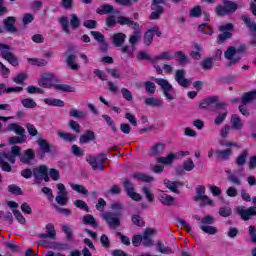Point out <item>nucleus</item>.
Listing matches in <instances>:
<instances>
[{"mask_svg": "<svg viewBox=\"0 0 256 256\" xmlns=\"http://www.w3.org/2000/svg\"><path fill=\"white\" fill-rule=\"evenodd\" d=\"M166 145L163 142H158L153 144L150 148V157L156 158V163H160L161 165H173V161L177 159V155L170 153L166 157H162L163 153H165Z\"/></svg>", "mask_w": 256, "mask_h": 256, "instance_id": "1", "label": "nucleus"}, {"mask_svg": "<svg viewBox=\"0 0 256 256\" xmlns=\"http://www.w3.org/2000/svg\"><path fill=\"white\" fill-rule=\"evenodd\" d=\"M245 51H247V46L245 44H240L238 48L229 46L224 52L225 59L229 61L227 63V67H231L232 65L239 63V61H241V55L242 53H245Z\"/></svg>", "mask_w": 256, "mask_h": 256, "instance_id": "2", "label": "nucleus"}, {"mask_svg": "<svg viewBox=\"0 0 256 256\" xmlns=\"http://www.w3.org/2000/svg\"><path fill=\"white\" fill-rule=\"evenodd\" d=\"M9 131H14V133H16V135H19V136H13V137L8 138V143L10 145H17L20 143H25V128H23L22 126H20L17 123H11L4 130L5 133H7Z\"/></svg>", "mask_w": 256, "mask_h": 256, "instance_id": "3", "label": "nucleus"}, {"mask_svg": "<svg viewBox=\"0 0 256 256\" xmlns=\"http://www.w3.org/2000/svg\"><path fill=\"white\" fill-rule=\"evenodd\" d=\"M0 55L2 59L8 61L12 67H19V58L11 52V46H9V44L0 43Z\"/></svg>", "mask_w": 256, "mask_h": 256, "instance_id": "4", "label": "nucleus"}, {"mask_svg": "<svg viewBox=\"0 0 256 256\" xmlns=\"http://www.w3.org/2000/svg\"><path fill=\"white\" fill-rule=\"evenodd\" d=\"M239 9L237 3L229 0H224L223 5L216 6L215 13L218 17H224V15H230L231 13H235Z\"/></svg>", "mask_w": 256, "mask_h": 256, "instance_id": "5", "label": "nucleus"}, {"mask_svg": "<svg viewBox=\"0 0 256 256\" xmlns=\"http://www.w3.org/2000/svg\"><path fill=\"white\" fill-rule=\"evenodd\" d=\"M87 163L91 165L93 171H105V161H107V154H98L96 156H89L86 159Z\"/></svg>", "mask_w": 256, "mask_h": 256, "instance_id": "6", "label": "nucleus"}, {"mask_svg": "<svg viewBox=\"0 0 256 256\" xmlns=\"http://www.w3.org/2000/svg\"><path fill=\"white\" fill-rule=\"evenodd\" d=\"M200 109H221L227 107V103L220 102L219 96H210L200 102Z\"/></svg>", "mask_w": 256, "mask_h": 256, "instance_id": "7", "label": "nucleus"}, {"mask_svg": "<svg viewBox=\"0 0 256 256\" xmlns=\"http://www.w3.org/2000/svg\"><path fill=\"white\" fill-rule=\"evenodd\" d=\"M165 1L167 0H152L151 9L152 12L150 14V19L152 21H157V19H161V15L165 13V8L162 5H165Z\"/></svg>", "mask_w": 256, "mask_h": 256, "instance_id": "8", "label": "nucleus"}, {"mask_svg": "<svg viewBox=\"0 0 256 256\" xmlns=\"http://www.w3.org/2000/svg\"><path fill=\"white\" fill-rule=\"evenodd\" d=\"M123 187L128 197H130V199H132L133 201H141L143 199V197L139 193L135 192V184H133V182H131L129 178L123 179Z\"/></svg>", "mask_w": 256, "mask_h": 256, "instance_id": "9", "label": "nucleus"}, {"mask_svg": "<svg viewBox=\"0 0 256 256\" xmlns=\"http://www.w3.org/2000/svg\"><path fill=\"white\" fill-rule=\"evenodd\" d=\"M155 83L161 87L164 96L167 97L169 101H173V99H175V96L171 94V91H173V85H171L167 79L156 78Z\"/></svg>", "mask_w": 256, "mask_h": 256, "instance_id": "10", "label": "nucleus"}, {"mask_svg": "<svg viewBox=\"0 0 256 256\" xmlns=\"http://www.w3.org/2000/svg\"><path fill=\"white\" fill-rule=\"evenodd\" d=\"M102 217L108 223L110 229L121 227V216L113 214V212H105L102 214Z\"/></svg>", "mask_w": 256, "mask_h": 256, "instance_id": "11", "label": "nucleus"}, {"mask_svg": "<svg viewBox=\"0 0 256 256\" xmlns=\"http://www.w3.org/2000/svg\"><path fill=\"white\" fill-rule=\"evenodd\" d=\"M58 195L56 196V203L58 205H67L69 203V193L67 192V188L62 183L57 184Z\"/></svg>", "mask_w": 256, "mask_h": 256, "instance_id": "12", "label": "nucleus"}, {"mask_svg": "<svg viewBox=\"0 0 256 256\" xmlns=\"http://www.w3.org/2000/svg\"><path fill=\"white\" fill-rule=\"evenodd\" d=\"M55 81V74L53 73H44L41 75V78L38 80V85L44 89H49L54 87L53 84Z\"/></svg>", "mask_w": 256, "mask_h": 256, "instance_id": "13", "label": "nucleus"}, {"mask_svg": "<svg viewBox=\"0 0 256 256\" xmlns=\"http://www.w3.org/2000/svg\"><path fill=\"white\" fill-rule=\"evenodd\" d=\"M15 157H21V147L19 146H13L11 148V154L0 152V161H3V159H7L9 163L14 164L15 163Z\"/></svg>", "mask_w": 256, "mask_h": 256, "instance_id": "14", "label": "nucleus"}, {"mask_svg": "<svg viewBox=\"0 0 256 256\" xmlns=\"http://www.w3.org/2000/svg\"><path fill=\"white\" fill-rule=\"evenodd\" d=\"M155 235V229L154 228H146L142 235V245L144 247H153V237Z\"/></svg>", "mask_w": 256, "mask_h": 256, "instance_id": "15", "label": "nucleus"}, {"mask_svg": "<svg viewBox=\"0 0 256 256\" xmlns=\"http://www.w3.org/2000/svg\"><path fill=\"white\" fill-rule=\"evenodd\" d=\"M49 171L46 165H40L37 168L33 169V177L35 183L40 185L41 181H43V176L46 175V173Z\"/></svg>", "mask_w": 256, "mask_h": 256, "instance_id": "16", "label": "nucleus"}, {"mask_svg": "<svg viewBox=\"0 0 256 256\" xmlns=\"http://www.w3.org/2000/svg\"><path fill=\"white\" fill-rule=\"evenodd\" d=\"M17 21V18L13 16H9L3 20V25L5 31L8 33H19V30L17 27H15V22Z\"/></svg>", "mask_w": 256, "mask_h": 256, "instance_id": "17", "label": "nucleus"}, {"mask_svg": "<svg viewBox=\"0 0 256 256\" xmlns=\"http://www.w3.org/2000/svg\"><path fill=\"white\" fill-rule=\"evenodd\" d=\"M185 75H187V72L183 69L176 70L175 72V81H177L178 85L181 87H188L191 84V81L186 79Z\"/></svg>", "mask_w": 256, "mask_h": 256, "instance_id": "18", "label": "nucleus"}, {"mask_svg": "<svg viewBox=\"0 0 256 256\" xmlns=\"http://www.w3.org/2000/svg\"><path fill=\"white\" fill-rule=\"evenodd\" d=\"M237 211L239 213V215L241 216V218L243 219V221H249V219H251V217H254L256 215V207L252 206L249 207L248 209H243V207H238Z\"/></svg>", "mask_w": 256, "mask_h": 256, "instance_id": "19", "label": "nucleus"}, {"mask_svg": "<svg viewBox=\"0 0 256 256\" xmlns=\"http://www.w3.org/2000/svg\"><path fill=\"white\" fill-rule=\"evenodd\" d=\"M231 155H233V150L231 148H228L225 150H221V149L215 150L216 161H229Z\"/></svg>", "mask_w": 256, "mask_h": 256, "instance_id": "20", "label": "nucleus"}, {"mask_svg": "<svg viewBox=\"0 0 256 256\" xmlns=\"http://www.w3.org/2000/svg\"><path fill=\"white\" fill-rule=\"evenodd\" d=\"M33 159H35V152L33 149L25 150L23 155L20 156V161L21 163H24V165H29Z\"/></svg>", "mask_w": 256, "mask_h": 256, "instance_id": "21", "label": "nucleus"}, {"mask_svg": "<svg viewBox=\"0 0 256 256\" xmlns=\"http://www.w3.org/2000/svg\"><path fill=\"white\" fill-rule=\"evenodd\" d=\"M117 23L119 25H128V27H131L132 29H139V23L131 20V18H127L125 16H119L117 18Z\"/></svg>", "mask_w": 256, "mask_h": 256, "instance_id": "22", "label": "nucleus"}, {"mask_svg": "<svg viewBox=\"0 0 256 256\" xmlns=\"http://www.w3.org/2000/svg\"><path fill=\"white\" fill-rule=\"evenodd\" d=\"M164 185L169 189V191H172V193H176L179 195V187H183V182H177V181H171V180H164Z\"/></svg>", "mask_w": 256, "mask_h": 256, "instance_id": "23", "label": "nucleus"}, {"mask_svg": "<svg viewBox=\"0 0 256 256\" xmlns=\"http://www.w3.org/2000/svg\"><path fill=\"white\" fill-rule=\"evenodd\" d=\"M242 21L250 29L252 37H256V23L251 21V18L247 15H242Z\"/></svg>", "mask_w": 256, "mask_h": 256, "instance_id": "24", "label": "nucleus"}, {"mask_svg": "<svg viewBox=\"0 0 256 256\" xmlns=\"http://www.w3.org/2000/svg\"><path fill=\"white\" fill-rule=\"evenodd\" d=\"M230 123L232 125V129H236V131H241V129H243V121L237 114H233L231 116Z\"/></svg>", "mask_w": 256, "mask_h": 256, "instance_id": "25", "label": "nucleus"}, {"mask_svg": "<svg viewBox=\"0 0 256 256\" xmlns=\"http://www.w3.org/2000/svg\"><path fill=\"white\" fill-rule=\"evenodd\" d=\"M171 59H174L173 54H171L169 51H164L161 54L155 56L151 63H157V61H171Z\"/></svg>", "mask_w": 256, "mask_h": 256, "instance_id": "26", "label": "nucleus"}, {"mask_svg": "<svg viewBox=\"0 0 256 256\" xmlns=\"http://www.w3.org/2000/svg\"><path fill=\"white\" fill-rule=\"evenodd\" d=\"M38 245H43V247H48V249H57L58 251L67 249V245L61 244L58 242H52L50 244H47L46 241H42V242H39Z\"/></svg>", "mask_w": 256, "mask_h": 256, "instance_id": "27", "label": "nucleus"}, {"mask_svg": "<svg viewBox=\"0 0 256 256\" xmlns=\"http://www.w3.org/2000/svg\"><path fill=\"white\" fill-rule=\"evenodd\" d=\"M89 141H95V132L88 130L85 134L80 136L79 142L81 145L89 143Z\"/></svg>", "mask_w": 256, "mask_h": 256, "instance_id": "28", "label": "nucleus"}, {"mask_svg": "<svg viewBox=\"0 0 256 256\" xmlns=\"http://www.w3.org/2000/svg\"><path fill=\"white\" fill-rule=\"evenodd\" d=\"M76 60H77L76 54H69L66 58V63L68 67L72 69V71H77L79 69V64L75 62Z\"/></svg>", "mask_w": 256, "mask_h": 256, "instance_id": "29", "label": "nucleus"}, {"mask_svg": "<svg viewBox=\"0 0 256 256\" xmlns=\"http://www.w3.org/2000/svg\"><path fill=\"white\" fill-rule=\"evenodd\" d=\"M125 39H127V35H125V33H116L113 36V44L115 47H123Z\"/></svg>", "mask_w": 256, "mask_h": 256, "instance_id": "30", "label": "nucleus"}, {"mask_svg": "<svg viewBox=\"0 0 256 256\" xmlns=\"http://www.w3.org/2000/svg\"><path fill=\"white\" fill-rule=\"evenodd\" d=\"M160 203H162V205H165L167 207L173 205V203H175V198L169 194H162L158 197Z\"/></svg>", "mask_w": 256, "mask_h": 256, "instance_id": "31", "label": "nucleus"}, {"mask_svg": "<svg viewBox=\"0 0 256 256\" xmlns=\"http://www.w3.org/2000/svg\"><path fill=\"white\" fill-rule=\"evenodd\" d=\"M206 188L203 185H199L196 187V195L194 196V201L199 202L202 199H207V195H205Z\"/></svg>", "mask_w": 256, "mask_h": 256, "instance_id": "32", "label": "nucleus"}, {"mask_svg": "<svg viewBox=\"0 0 256 256\" xmlns=\"http://www.w3.org/2000/svg\"><path fill=\"white\" fill-rule=\"evenodd\" d=\"M256 99V91L246 92L242 96V105H249L252 101Z\"/></svg>", "mask_w": 256, "mask_h": 256, "instance_id": "33", "label": "nucleus"}, {"mask_svg": "<svg viewBox=\"0 0 256 256\" xmlns=\"http://www.w3.org/2000/svg\"><path fill=\"white\" fill-rule=\"evenodd\" d=\"M59 23L62 26V30L66 35H71V27L69 26V18L62 16L59 18Z\"/></svg>", "mask_w": 256, "mask_h": 256, "instance_id": "34", "label": "nucleus"}, {"mask_svg": "<svg viewBox=\"0 0 256 256\" xmlns=\"http://www.w3.org/2000/svg\"><path fill=\"white\" fill-rule=\"evenodd\" d=\"M113 6L106 4V5H102L100 6L97 10L96 13H98L99 15H107L109 13H119V11L114 12L113 11Z\"/></svg>", "mask_w": 256, "mask_h": 256, "instance_id": "35", "label": "nucleus"}, {"mask_svg": "<svg viewBox=\"0 0 256 256\" xmlns=\"http://www.w3.org/2000/svg\"><path fill=\"white\" fill-rule=\"evenodd\" d=\"M44 103L46 105H50L52 107H65V102L61 99H55V98H45Z\"/></svg>", "mask_w": 256, "mask_h": 256, "instance_id": "36", "label": "nucleus"}, {"mask_svg": "<svg viewBox=\"0 0 256 256\" xmlns=\"http://www.w3.org/2000/svg\"><path fill=\"white\" fill-rule=\"evenodd\" d=\"M54 89L63 93H75V88L67 84H54Z\"/></svg>", "mask_w": 256, "mask_h": 256, "instance_id": "37", "label": "nucleus"}, {"mask_svg": "<svg viewBox=\"0 0 256 256\" xmlns=\"http://www.w3.org/2000/svg\"><path fill=\"white\" fill-rule=\"evenodd\" d=\"M157 251H159V253H162L164 255H171V254L175 253L173 251V249H171V247H169V246L165 247V244L161 241H158V243H157Z\"/></svg>", "mask_w": 256, "mask_h": 256, "instance_id": "38", "label": "nucleus"}, {"mask_svg": "<svg viewBox=\"0 0 256 256\" xmlns=\"http://www.w3.org/2000/svg\"><path fill=\"white\" fill-rule=\"evenodd\" d=\"M141 39V31L138 29H134L133 35L129 37V43L132 45V49H134L135 45L139 42Z\"/></svg>", "mask_w": 256, "mask_h": 256, "instance_id": "39", "label": "nucleus"}, {"mask_svg": "<svg viewBox=\"0 0 256 256\" xmlns=\"http://www.w3.org/2000/svg\"><path fill=\"white\" fill-rule=\"evenodd\" d=\"M82 222L84 223V225H91V227H94V229H97V227H99V224L97 223V221H95V217H93V215L91 214L85 215Z\"/></svg>", "mask_w": 256, "mask_h": 256, "instance_id": "40", "label": "nucleus"}, {"mask_svg": "<svg viewBox=\"0 0 256 256\" xmlns=\"http://www.w3.org/2000/svg\"><path fill=\"white\" fill-rule=\"evenodd\" d=\"M70 117H73L74 119H85L87 117L86 111H81L78 109H70L69 111Z\"/></svg>", "mask_w": 256, "mask_h": 256, "instance_id": "41", "label": "nucleus"}, {"mask_svg": "<svg viewBox=\"0 0 256 256\" xmlns=\"http://www.w3.org/2000/svg\"><path fill=\"white\" fill-rule=\"evenodd\" d=\"M133 179H138V181H143L144 183H151V181H153V177L147 175V174H143L140 172H135L132 175Z\"/></svg>", "mask_w": 256, "mask_h": 256, "instance_id": "42", "label": "nucleus"}, {"mask_svg": "<svg viewBox=\"0 0 256 256\" xmlns=\"http://www.w3.org/2000/svg\"><path fill=\"white\" fill-rule=\"evenodd\" d=\"M37 143L40 147V151H42V153H51V145L49 144V142H47V140L45 139H38Z\"/></svg>", "mask_w": 256, "mask_h": 256, "instance_id": "43", "label": "nucleus"}, {"mask_svg": "<svg viewBox=\"0 0 256 256\" xmlns=\"http://www.w3.org/2000/svg\"><path fill=\"white\" fill-rule=\"evenodd\" d=\"M70 27L75 31L81 27V19L77 14H71L70 15Z\"/></svg>", "mask_w": 256, "mask_h": 256, "instance_id": "44", "label": "nucleus"}, {"mask_svg": "<svg viewBox=\"0 0 256 256\" xmlns=\"http://www.w3.org/2000/svg\"><path fill=\"white\" fill-rule=\"evenodd\" d=\"M145 105L148 107H162L163 106V101L157 99V98H146L144 101Z\"/></svg>", "mask_w": 256, "mask_h": 256, "instance_id": "45", "label": "nucleus"}, {"mask_svg": "<svg viewBox=\"0 0 256 256\" xmlns=\"http://www.w3.org/2000/svg\"><path fill=\"white\" fill-rule=\"evenodd\" d=\"M194 49L195 51L190 53V57L196 61H199V59H201V51H203V47H201V44L194 43Z\"/></svg>", "mask_w": 256, "mask_h": 256, "instance_id": "46", "label": "nucleus"}, {"mask_svg": "<svg viewBox=\"0 0 256 256\" xmlns=\"http://www.w3.org/2000/svg\"><path fill=\"white\" fill-rule=\"evenodd\" d=\"M201 231L203 233H206L207 235H217L218 229L217 227L211 226V225H200Z\"/></svg>", "mask_w": 256, "mask_h": 256, "instance_id": "47", "label": "nucleus"}, {"mask_svg": "<svg viewBox=\"0 0 256 256\" xmlns=\"http://www.w3.org/2000/svg\"><path fill=\"white\" fill-rule=\"evenodd\" d=\"M233 37V33L229 31L222 32L218 35V45H223V43L227 42V39H231Z\"/></svg>", "mask_w": 256, "mask_h": 256, "instance_id": "48", "label": "nucleus"}, {"mask_svg": "<svg viewBox=\"0 0 256 256\" xmlns=\"http://www.w3.org/2000/svg\"><path fill=\"white\" fill-rule=\"evenodd\" d=\"M215 60L213 58H205L201 63V67L202 69H204V71H211V69H213L214 67V62Z\"/></svg>", "mask_w": 256, "mask_h": 256, "instance_id": "49", "label": "nucleus"}, {"mask_svg": "<svg viewBox=\"0 0 256 256\" xmlns=\"http://www.w3.org/2000/svg\"><path fill=\"white\" fill-rule=\"evenodd\" d=\"M249 152L247 150H243V152L236 158V165L239 167H243L245 163H247V156Z\"/></svg>", "mask_w": 256, "mask_h": 256, "instance_id": "50", "label": "nucleus"}, {"mask_svg": "<svg viewBox=\"0 0 256 256\" xmlns=\"http://www.w3.org/2000/svg\"><path fill=\"white\" fill-rule=\"evenodd\" d=\"M57 135H58V137H60V139H63V141H68L69 143H71V142L75 141V139H77V137L71 133H65V132L58 131Z\"/></svg>", "mask_w": 256, "mask_h": 256, "instance_id": "51", "label": "nucleus"}, {"mask_svg": "<svg viewBox=\"0 0 256 256\" xmlns=\"http://www.w3.org/2000/svg\"><path fill=\"white\" fill-rule=\"evenodd\" d=\"M21 103L25 109H35L37 107V102L31 98H24L21 100Z\"/></svg>", "mask_w": 256, "mask_h": 256, "instance_id": "52", "label": "nucleus"}, {"mask_svg": "<svg viewBox=\"0 0 256 256\" xmlns=\"http://www.w3.org/2000/svg\"><path fill=\"white\" fill-rule=\"evenodd\" d=\"M229 111L226 110V108L223 109L222 112H220L217 117L214 120V123L216 125H222L223 121H225V119H227V115H228Z\"/></svg>", "mask_w": 256, "mask_h": 256, "instance_id": "53", "label": "nucleus"}, {"mask_svg": "<svg viewBox=\"0 0 256 256\" xmlns=\"http://www.w3.org/2000/svg\"><path fill=\"white\" fill-rule=\"evenodd\" d=\"M28 63L34 65L36 67H45L47 65V61L45 59H37V58H28Z\"/></svg>", "mask_w": 256, "mask_h": 256, "instance_id": "54", "label": "nucleus"}, {"mask_svg": "<svg viewBox=\"0 0 256 256\" xmlns=\"http://www.w3.org/2000/svg\"><path fill=\"white\" fill-rule=\"evenodd\" d=\"M111 209L114 215H118L121 217V212L123 211L124 207L121 202H114L111 204Z\"/></svg>", "mask_w": 256, "mask_h": 256, "instance_id": "55", "label": "nucleus"}, {"mask_svg": "<svg viewBox=\"0 0 256 256\" xmlns=\"http://www.w3.org/2000/svg\"><path fill=\"white\" fill-rule=\"evenodd\" d=\"M0 219L6 221L8 225H13V214L9 211H0Z\"/></svg>", "mask_w": 256, "mask_h": 256, "instance_id": "56", "label": "nucleus"}, {"mask_svg": "<svg viewBox=\"0 0 256 256\" xmlns=\"http://www.w3.org/2000/svg\"><path fill=\"white\" fill-rule=\"evenodd\" d=\"M142 193L145 195L148 203H153L155 201V195L153 192L149 189V187H143Z\"/></svg>", "mask_w": 256, "mask_h": 256, "instance_id": "57", "label": "nucleus"}, {"mask_svg": "<svg viewBox=\"0 0 256 256\" xmlns=\"http://www.w3.org/2000/svg\"><path fill=\"white\" fill-rule=\"evenodd\" d=\"M198 31L204 35H213V29L207 23H203L198 26Z\"/></svg>", "mask_w": 256, "mask_h": 256, "instance_id": "58", "label": "nucleus"}, {"mask_svg": "<svg viewBox=\"0 0 256 256\" xmlns=\"http://www.w3.org/2000/svg\"><path fill=\"white\" fill-rule=\"evenodd\" d=\"M71 189L76 191V193H80L81 195H89V191L86 190L85 186L79 184H71Z\"/></svg>", "mask_w": 256, "mask_h": 256, "instance_id": "59", "label": "nucleus"}, {"mask_svg": "<svg viewBox=\"0 0 256 256\" xmlns=\"http://www.w3.org/2000/svg\"><path fill=\"white\" fill-rule=\"evenodd\" d=\"M155 37V33H153V30L149 29L145 34H144V43L149 47L151 43H153V38Z\"/></svg>", "mask_w": 256, "mask_h": 256, "instance_id": "60", "label": "nucleus"}, {"mask_svg": "<svg viewBox=\"0 0 256 256\" xmlns=\"http://www.w3.org/2000/svg\"><path fill=\"white\" fill-rule=\"evenodd\" d=\"M29 77V75L27 73H20V74H17L13 79L12 81L14 83H17V85H23L25 79H27Z\"/></svg>", "mask_w": 256, "mask_h": 256, "instance_id": "61", "label": "nucleus"}, {"mask_svg": "<svg viewBox=\"0 0 256 256\" xmlns=\"http://www.w3.org/2000/svg\"><path fill=\"white\" fill-rule=\"evenodd\" d=\"M175 55L178 57L177 61L178 63H180V65H185V63H189V59L187 58L185 53H183V51L175 52Z\"/></svg>", "mask_w": 256, "mask_h": 256, "instance_id": "62", "label": "nucleus"}, {"mask_svg": "<svg viewBox=\"0 0 256 256\" xmlns=\"http://www.w3.org/2000/svg\"><path fill=\"white\" fill-rule=\"evenodd\" d=\"M144 87L147 93H149L150 95H153L155 93V89H156L155 83L151 81H146L144 83Z\"/></svg>", "mask_w": 256, "mask_h": 256, "instance_id": "63", "label": "nucleus"}, {"mask_svg": "<svg viewBox=\"0 0 256 256\" xmlns=\"http://www.w3.org/2000/svg\"><path fill=\"white\" fill-rule=\"evenodd\" d=\"M215 223V217L206 215L201 219V225H213Z\"/></svg>", "mask_w": 256, "mask_h": 256, "instance_id": "64", "label": "nucleus"}]
</instances>
